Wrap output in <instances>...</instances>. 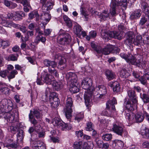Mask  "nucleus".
I'll return each mask as SVG.
<instances>
[{
    "instance_id": "21",
    "label": "nucleus",
    "mask_w": 149,
    "mask_h": 149,
    "mask_svg": "<svg viewBox=\"0 0 149 149\" xmlns=\"http://www.w3.org/2000/svg\"><path fill=\"white\" fill-rule=\"evenodd\" d=\"M53 3L49 1H47L46 3L44 4L42 6V10L43 13H46L49 10H51L53 8Z\"/></svg>"
},
{
    "instance_id": "9",
    "label": "nucleus",
    "mask_w": 149,
    "mask_h": 149,
    "mask_svg": "<svg viewBox=\"0 0 149 149\" xmlns=\"http://www.w3.org/2000/svg\"><path fill=\"white\" fill-rule=\"evenodd\" d=\"M120 51V49L117 47H115L112 45H107L106 47L104 48L100 54L102 53L107 55L109 54L111 52L117 54Z\"/></svg>"
},
{
    "instance_id": "22",
    "label": "nucleus",
    "mask_w": 149,
    "mask_h": 149,
    "mask_svg": "<svg viewBox=\"0 0 149 149\" xmlns=\"http://www.w3.org/2000/svg\"><path fill=\"white\" fill-rule=\"evenodd\" d=\"M141 8L143 12L149 17V6L145 2L143 1L141 3Z\"/></svg>"
},
{
    "instance_id": "30",
    "label": "nucleus",
    "mask_w": 149,
    "mask_h": 149,
    "mask_svg": "<svg viewBox=\"0 0 149 149\" xmlns=\"http://www.w3.org/2000/svg\"><path fill=\"white\" fill-rule=\"evenodd\" d=\"M137 103L134 104L132 102V104L130 101H128L126 102L125 107L128 110L130 111H133L136 107Z\"/></svg>"
},
{
    "instance_id": "29",
    "label": "nucleus",
    "mask_w": 149,
    "mask_h": 149,
    "mask_svg": "<svg viewBox=\"0 0 149 149\" xmlns=\"http://www.w3.org/2000/svg\"><path fill=\"white\" fill-rule=\"evenodd\" d=\"M110 35V31L107 32L102 31L101 32L102 38L105 41H107L111 38Z\"/></svg>"
},
{
    "instance_id": "20",
    "label": "nucleus",
    "mask_w": 149,
    "mask_h": 149,
    "mask_svg": "<svg viewBox=\"0 0 149 149\" xmlns=\"http://www.w3.org/2000/svg\"><path fill=\"white\" fill-rule=\"evenodd\" d=\"M128 95L130 99L132 100V102L134 104L137 103V97L135 94V91H129Z\"/></svg>"
},
{
    "instance_id": "17",
    "label": "nucleus",
    "mask_w": 149,
    "mask_h": 149,
    "mask_svg": "<svg viewBox=\"0 0 149 149\" xmlns=\"http://www.w3.org/2000/svg\"><path fill=\"white\" fill-rule=\"evenodd\" d=\"M142 13L140 9L136 10L132 13L130 18L132 20H133L135 19H139L141 16Z\"/></svg>"
},
{
    "instance_id": "44",
    "label": "nucleus",
    "mask_w": 149,
    "mask_h": 149,
    "mask_svg": "<svg viewBox=\"0 0 149 149\" xmlns=\"http://www.w3.org/2000/svg\"><path fill=\"white\" fill-rule=\"evenodd\" d=\"M62 121L58 118L55 117L52 120V123L54 125L58 127L60 126Z\"/></svg>"
},
{
    "instance_id": "45",
    "label": "nucleus",
    "mask_w": 149,
    "mask_h": 149,
    "mask_svg": "<svg viewBox=\"0 0 149 149\" xmlns=\"http://www.w3.org/2000/svg\"><path fill=\"white\" fill-rule=\"evenodd\" d=\"M3 26L7 27H10L13 26L14 27H16L17 26V24L14 23L11 21H6L3 24Z\"/></svg>"
},
{
    "instance_id": "60",
    "label": "nucleus",
    "mask_w": 149,
    "mask_h": 149,
    "mask_svg": "<svg viewBox=\"0 0 149 149\" xmlns=\"http://www.w3.org/2000/svg\"><path fill=\"white\" fill-rule=\"evenodd\" d=\"M38 93L37 92L35 91H33L31 93V100H33L36 99L37 97Z\"/></svg>"
},
{
    "instance_id": "11",
    "label": "nucleus",
    "mask_w": 149,
    "mask_h": 149,
    "mask_svg": "<svg viewBox=\"0 0 149 149\" xmlns=\"http://www.w3.org/2000/svg\"><path fill=\"white\" fill-rule=\"evenodd\" d=\"M96 89L99 94V95H97L96 97H99L100 98H102L107 93V90L106 87L104 85H98L96 87Z\"/></svg>"
},
{
    "instance_id": "42",
    "label": "nucleus",
    "mask_w": 149,
    "mask_h": 149,
    "mask_svg": "<svg viewBox=\"0 0 149 149\" xmlns=\"http://www.w3.org/2000/svg\"><path fill=\"white\" fill-rule=\"evenodd\" d=\"M102 139L105 141H109L112 139V135L109 133L103 134L102 136Z\"/></svg>"
},
{
    "instance_id": "39",
    "label": "nucleus",
    "mask_w": 149,
    "mask_h": 149,
    "mask_svg": "<svg viewBox=\"0 0 149 149\" xmlns=\"http://www.w3.org/2000/svg\"><path fill=\"white\" fill-rule=\"evenodd\" d=\"M147 78L148 79L149 78V72L146 73L145 74V76L141 77L139 79L140 81H141V84H145L146 83V78Z\"/></svg>"
},
{
    "instance_id": "3",
    "label": "nucleus",
    "mask_w": 149,
    "mask_h": 149,
    "mask_svg": "<svg viewBox=\"0 0 149 149\" xmlns=\"http://www.w3.org/2000/svg\"><path fill=\"white\" fill-rule=\"evenodd\" d=\"M126 39L124 41V43L129 46H133V45L141 46L143 42L142 37L140 35H137L135 37L134 33L129 31L126 34Z\"/></svg>"
},
{
    "instance_id": "64",
    "label": "nucleus",
    "mask_w": 149,
    "mask_h": 149,
    "mask_svg": "<svg viewBox=\"0 0 149 149\" xmlns=\"http://www.w3.org/2000/svg\"><path fill=\"white\" fill-rule=\"evenodd\" d=\"M91 47L95 50L97 54H100L102 51L98 49L97 48L96 45L94 43H91Z\"/></svg>"
},
{
    "instance_id": "34",
    "label": "nucleus",
    "mask_w": 149,
    "mask_h": 149,
    "mask_svg": "<svg viewBox=\"0 0 149 149\" xmlns=\"http://www.w3.org/2000/svg\"><path fill=\"white\" fill-rule=\"evenodd\" d=\"M46 39L45 37H43L41 36V35L39 34L37 35L35 39V42H36L38 43L40 42H41L43 44H45Z\"/></svg>"
},
{
    "instance_id": "54",
    "label": "nucleus",
    "mask_w": 149,
    "mask_h": 149,
    "mask_svg": "<svg viewBox=\"0 0 149 149\" xmlns=\"http://www.w3.org/2000/svg\"><path fill=\"white\" fill-rule=\"evenodd\" d=\"M18 3H20L22 4L24 6L30 5V3L27 0H15Z\"/></svg>"
},
{
    "instance_id": "23",
    "label": "nucleus",
    "mask_w": 149,
    "mask_h": 149,
    "mask_svg": "<svg viewBox=\"0 0 149 149\" xmlns=\"http://www.w3.org/2000/svg\"><path fill=\"white\" fill-rule=\"evenodd\" d=\"M1 103L3 106V107L5 108L9 109L11 108L13 106V104L12 101L10 100H8L7 99H3L1 101Z\"/></svg>"
},
{
    "instance_id": "5",
    "label": "nucleus",
    "mask_w": 149,
    "mask_h": 149,
    "mask_svg": "<svg viewBox=\"0 0 149 149\" xmlns=\"http://www.w3.org/2000/svg\"><path fill=\"white\" fill-rule=\"evenodd\" d=\"M42 114L38 109H34L33 111H30L29 114V121L36 128V125L42 118Z\"/></svg>"
},
{
    "instance_id": "24",
    "label": "nucleus",
    "mask_w": 149,
    "mask_h": 149,
    "mask_svg": "<svg viewBox=\"0 0 149 149\" xmlns=\"http://www.w3.org/2000/svg\"><path fill=\"white\" fill-rule=\"evenodd\" d=\"M42 76L44 83L46 84H50L51 83L53 80L52 79V76L48 74L46 72H45V73Z\"/></svg>"
},
{
    "instance_id": "46",
    "label": "nucleus",
    "mask_w": 149,
    "mask_h": 149,
    "mask_svg": "<svg viewBox=\"0 0 149 149\" xmlns=\"http://www.w3.org/2000/svg\"><path fill=\"white\" fill-rule=\"evenodd\" d=\"M117 104V101L116 99L113 97L112 99L110 101H109L106 104V108L109 109L110 107L111 104L114 105Z\"/></svg>"
},
{
    "instance_id": "49",
    "label": "nucleus",
    "mask_w": 149,
    "mask_h": 149,
    "mask_svg": "<svg viewBox=\"0 0 149 149\" xmlns=\"http://www.w3.org/2000/svg\"><path fill=\"white\" fill-rule=\"evenodd\" d=\"M74 31L75 34L79 35L81 31L82 28L79 25L75 26L74 27Z\"/></svg>"
},
{
    "instance_id": "32",
    "label": "nucleus",
    "mask_w": 149,
    "mask_h": 149,
    "mask_svg": "<svg viewBox=\"0 0 149 149\" xmlns=\"http://www.w3.org/2000/svg\"><path fill=\"white\" fill-rule=\"evenodd\" d=\"M10 44V42L8 40L0 39V47H2L4 49L9 46Z\"/></svg>"
},
{
    "instance_id": "51",
    "label": "nucleus",
    "mask_w": 149,
    "mask_h": 149,
    "mask_svg": "<svg viewBox=\"0 0 149 149\" xmlns=\"http://www.w3.org/2000/svg\"><path fill=\"white\" fill-rule=\"evenodd\" d=\"M84 117V115L82 113H78L75 115L74 119L78 122H79L80 120L83 119Z\"/></svg>"
},
{
    "instance_id": "55",
    "label": "nucleus",
    "mask_w": 149,
    "mask_h": 149,
    "mask_svg": "<svg viewBox=\"0 0 149 149\" xmlns=\"http://www.w3.org/2000/svg\"><path fill=\"white\" fill-rule=\"evenodd\" d=\"M18 73L17 71L15 70H14L12 71L11 72L9 75L8 76V78L9 79H11L14 78L15 77L16 74Z\"/></svg>"
},
{
    "instance_id": "52",
    "label": "nucleus",
    "mask_w": 149,
    "mask_h": 149,
    "mask_svg": "<svg viewBox=\"0 0 149 149\" xmlns=\"http://www.w3.org/2000/svg\"><path fill=\"white\" fill-rule=\"evenodd\" d=\"M141 132L142 135H145L146 137H148V136H149V131L148 129L146 127H145L144 128H143L141 129Z\"/></svg>"
},
{
    "instance_id": "14",
    "label": "nucleus",
    "mask_w": 149,
    "mask_h": 149,
    "mask_svg": "<svg viewBox=\"0 0 149 149\" xmlns=\"http://www.w3.org/2000/svg\"><path fill=\"white\" fill-rule=\"evenodd\" d=\"M31 146L34 149H46L43 142L40 141H32L31 143Z\"/></svg>"
},
{
    "instance_id": "26",
    "label": "nucleus",
    "mask_w": 149,
    "mask_h": 149,
    "mask_svg": "<svg viewBox=\"0 0 149 149\" xmlns=\"http://www.w3.org/2000/svg\"><path fill=\"white\" fill-rule=\"evenodd\" d=\"M44 65L45 66L49 67V68H50V67L51 66L53 68H54L56 66V63L54 61H51L46 59L44 60Z\"/></svg>"
},
{
    "instance_id": "63",
    "label": "nucleus",
    "mask_w": 149,
    "mask_h": 149,
    "mask_svg": "<svg viewBox=\"0 0 149 149\" xmlns=\"http://www.w3.org/2000/svg\"><path fill=\"white\" fill-rule=\"evenodd\" d=\"M97 146L100 148L102 147V145L103 143L102 141L96 139L95 140Z\"/></svg>"
},
{
    "instance_id": "37",
    "label": "nucleus",
    "mask_w": 149,
    "mask_h": 149,
    "mask_svg": "<svg viewBox=\"0 0 149 149\" xmlns=\"http://www.w3.org/2000/svg\"><path fill=\"white\" fill-rule=\"evenodd\" d=\"M113 144H115L118 149H121L124 146L123 143L120 140H116L113 141Z\"/></svg>"
},
{
    "instance_id": "31",
    "label": "nucleus",
    "mask_w": 149,
    "mask_h": 149,
    "mask_svg": "<svg viewBox=\"0 0 149 149\" xmlns=\"http://www.w3.org/2000/svg\"><path fill=\"white\" fill-rule=\"evenodd\" d=\"M136 122L140 123L142 122L144 119V114L141 113H138L134 116Z\"/></svg>"
},
{
    "instance_id": "12",
    "label": "nucleus",
    "mask_w": 149,
    "mask_h": 149,
    "mask_svg": "<svg viewBox=\"0 0 149 149\" xmlns=\"http://www.w3.org/2000/svg\"><path fill=\"white\" fill-rule=\"evenodd\" d=\"M49 102L50 104L51 107L52 109H55L58 106L59 100L58 98L55 94L54 96H50Z\"/></svg>"
},
{
    "instance_id": "13",
    "label": "nucleus",
    "mask_w": 149,
    "mask_h": 149,
    "mask_svg": "<svg viewBox=\"0 0 149 149\" xmlns=\"http://www.w3.org/2000/svg\"><path fill=\"white\" fill-rule=\"evenodd\" d=\"M113 131L118 135L122 136L123 131V128L118 122H116L113 124L112 128Z\"/></svg>"
},
{
    "instance_id": "2",
    "label": "nucleus",
    "mask_w": 149,
    "mask_h": 149,
    "mask_svg": "<svg viewBox=\"0 0 149 149\" xmlns=\"http://www.w3.org/2000/svg\"><path fill=\"white\" fill-rule=\"evenodd\" d=\"M0 116L4 118L7 122L12 123L13 125L8 128L10 132H15L19 128V118L18 116L15 115L13 113L9 112H5L0 113Z\"/></svg>"
},
{
    "instance_id": "16",
    "label": "nucleus",
    "mask_w": 149,
    "mask_h": 149,
    "mask_svg": "<svg viewBox=\"0 0 149 149\" xmlns=\"http://www.w3.org/2000/svg\"><path fill=\"white\" fill-rule=\"evenodd\" d=\"M44 25L43 29H44V32L42 31L41 28H38L36 29V32L38 33V34L42 35H44L46 36H49L51 34L52 31V29H45V26Z\"/></svg>"
},
{
    "instance_id": "28",
    "label": "nucleus",
    "mask_w": 149,
    "mask_h": 149,
    "mask_svg": "<svg viewBox=\"0 0 149 149\" xmlns=\"http://www.w3.org/2000/svg\"><path fill=\"white\" fill-rule=\"evenodd\" d=\"M100 17L104 20L108 19L111 18V16L109 13H107L106 11H104L101 13L100 15Z\"/></svg>"
},
{
    "instance_id": "40",
    "label": "nucleus",
    "mask_w": 149,
    "mask_h": 149,
    "mask_svg": "<svg viewBox=\"0 0 149 149\" xmlns=\"http://www.w3.org/2000/svg\"><path fill=\"white\" fill-rule=\"evenodd\" d=\"M122 4V3L119 1H117L116 0H111L110 6L111 8H116V6L121 5Z\"/></svg>"
},
{
    "instance_id": "10",
    "label": "nucleus",
    "mask_w": 149,
    "mask_h": 149,
    "mask_svg": "<svg viewBox=\"0 0 149 149\" xmlns=\"http://www.w3.org/2000/svg\"><path fill=\"white\" fill-rule=\"evenodd\" d=\"M54 58L59 60L58 66L61 69L63 70L66 67V59L64 57L61 56L60 54H58L55 55Z\"/></svg>"
},
{
    "instance_id": "43",
    "label": "nucleus",
    "mask_w": 149,
    "mask_h": 149,
    "mask_svg": "<svg viewBox=\"0 0 149 149\" xmlns=\"http://www.w3.org/2000/svg\"><path fill=\"white\" fill-rule=\"evenodd\" d=\"M93 146V144L92 143L85 142L82 144V147L83 149H92Z\"/></svg>"
},
{
    "instance_id": "57",
    "label": "nucleus",
    "mask_w": 149,
    "mask_h": 149,
    "mask_svg": "<svg viewBox=\"0 0 149 149\" xmlns=\"http://www.w3.org/2000/svg\"><path fill=\"white\" fill-rule=\"evenodd\" d=\"M133 114L131 112L127 113H125V117L129 120H132L133 119L134 117Z\"/></svg>"
},
{
    "instance_id": "38",
    "label": "nucleus",
    "mask_w": 149,
    "mask_h": 149,
    "mask_svg": "<svg viewBox=\"0 0 149 149\" xmlns=\"http://www.w3.org/2000/svg\"><path fill=\"white\" fill-rule=\"evenodd\" d=\"M18 55L17 54H10L8 57H5L6 59L8 61H16L17 60Z\"/></svg>"
},
{
    "instance_id": "15",
    "label": "nucleus",
    "mask_w": 149,
    "mask_h": 149,
    "mask_svg": "<svg viewBox=\"0 0 149 149\" xmlns=\"http://www.w3.org/2000/svg\"><path fill=\"white\" fill-rule=\"evenodd\" d=\"M51 18V15L49 13H44L40 16V20L43 23V25H46L50 21Z\"/></svg>"
},
{
    "instance_id": "50",
    "label": "nucleus",
    "mask_w": 149,
    "mask_h": 149,
    "mask_svg": "<svg viewBox=\"0 0 149 149\" xmlns=\"http://www.w3.org/2000/svg\"><path fill=\"white\" fill-rule=\"evenodd\" d=\"M86 130L88 131H91L93 130V124L91 122H89L86 123Z\"/></svg>"
},
{
    "instance_id": "41",
    "label": "nucleus",
    "mask_w": 149,
    "mask_h": 149,
    "mask_svg": "<svg viewBox=\"0 0 149 149\" xmlns=\"http://www.w3.org/2000/svg\"><path fill=\"white\" fill-rule=\"evenodd\" d=\"M63 19L66 25L69 27L72 26V23L70 19L66 15H64L63 16Z\"/></svg>"
},
{
    "instance_id": "35",
    "label": "nucleus",
    "mask_w": 149,
    "mask_h": 149,
    "mask_svg": "<svg viewBox=\"0 0 149 149\" xmlns=\"http://www.w3.org/2000/svg\"><path fill=\"white\" fill-rule=\"evenodd\" d=\"M11 141L10 140H8V142L4 143V147H7L8 149H10V148H15L17 146V144L15 143H9Z\"/></svg>"
},
{
    "instance_id": "48",
    "label": "nucleus",
    "mask_w": 149,
    "mask_h": 149,
    "mask_svg": "<svg viewBox=\"0 0 149 149\" xmlns=\"http://www.w3.org/2000/svg\"><path fill=\"white\" fill-rule=\"evenodd\" d=\"M97 33L95 31H91L89 32L88 36H86V38L87 40H89L91 38L95 37Z\"/></svg>"
},
{
    "instance_id": "56",
    "label": "nucleus",
    "mask_w": 149,
    "mask_h": 149,
    "mask_svg": "<svg viewBox=\"0 0 149 149\" xmlns=\"http://www.w3.org/2000/svg\"><path fill=\"white\" fill-rule=\"evenodd\" d=\"M49 72L52 74L54 75L56 77H58V74L57 73L56 71L53 68V69H51L50 68H48Z\"/></svg>"
},
{
    "instance_id": "18",
    "label": "nucleus",
    "mask_w": 149,
    "mask_h": 149,
    "mask_svg": "<svg viewBox=\"0 0 149 149\" xmlns=\"http://www.w3.org/2000/svg\"><path fill=\"white\" fill-rule=\"evenodd\" d=\"M110 34L111 38L117 39L119 40H121L122 38V34L120 31H110Z\"/></svg>"
},
{
    "instance_id": "27",
    "label": "nucleus",
    "mask_w": 149,
    "mask_h": 149,
    "mask_svg": "<svg viewBox=\"0 0 149 149\" xmlns=\"http://www.w3.org/2000/svg\"><path fill=\"white\" fill-rule=\"evenodd\" d=\"M29 16L31 19L35 18L36 21H38L40 20L39 15L37 11H33L30 13L29 14Z\"/></svg>"
},
{
    "instance_id": "19",
    "label": "nucleus",
    "mask_w": 149,
    "mask_h": 149,
    "mask_svg": "<svg viewBox=\"0 0 149 149\" xmlns=\"http://www.w3.org/2000/svg\"><path fill=\"white\" fill-rule=\"evenodd\" d=\"M109 86L113 88V90L114 92L117 93L120 91V88L119 83L116 81L114 82H110L109 84Z\"/></svg>"
},
{
    "instance_id": "59",
    "label": "nucleus",
    "mask_w": 149,
    "mask_h": 149,
    "mask_svg": "<svg viewBox=\"0 0 149 149\" xmlns=\"http://www.w3.org/2000/svg\"><path fill=\"white\" fill-rule=\"evenodd\" d=\"M82 143L81 142H75L74 143L73 147L75 149H80L82 147Z\"/></svg>"
},
{
    "instance_id": "53",
    "label": "nucleus",
    "mask_w": 149,
    "mask_h": 149,
    "mask_svg": "<svg viewBox=\"0 0 149 149\" xmlns=\"http://www.w3.org/2000/svg\"><path fill=\"white\" fill-rule=\"evenodd\" d=\"M40 112L42 114L47 112L48 111V108L45 106L42 105L38 109Z\"/></svg>"
},
{
    "instance_id": "6",
    "label": "nucleus",
    "mask_w": 149,
    "mask_h": 149,
    "mask_svg": "<svg viewBox=\"0 0 149 149\" xmlns=\"http://www.w3.org/2000/svg\"><path fill=\"white\" fill-rule=\"evenodd\" d=\"M66 78L71 83L70 91L72 93H75L79 91V89L76 86L77 77L76 74L73 73L69 72L66 75Z\"/></svg>"
},
{
    "instance_id": "61",
    "label": "nucleus",
    "mask_w": 149,
    "mask_h": 149,
    "mask_svg": "<svg viewBox=\"0 0 149 149\" xmlns=\"http://www.w3.org/2000/svg\"><path fill=\"white\" fill-rule=\"evenodd\" d=\"M37 84L39 85H42L44 83L43 79L42 76L40 78H38L36 81Z\"/></svg>"
},
{
    "instance_id": "4",
    "label": "nucleus",
    "mask_w": 149,
    "mask_h": 149,
    "mask_svg": "<svg viewBox=\"0 0 149 149\" xmlns=\"http://www.w3.org/2000/svg\"><path fill=\"white\" fill-rule=\"evenodd\" d=\"M120 57L125 59L126 62L132 65H136V66L143 68L144 67V65H142V63L141 59H138L136 60L134 56L130 53H128L127 55L124 53H121L120 54Z\"/></svg>"
},
{
    "instance_id": "36",
    "label": "nucleus",
    "mask_w": 149,
    "mask_h": 149,
    "mask_svg": "<svg viewBox=\"0 0 149 149\" xmlns=\"http://www.w3.org/2000/svg\"><path fill=\"white\" fill-rule=\"evenodd\" d=\"M130 75V74L125 69H122L120 72V76L122 78H127Z\"/></svg>"
},
{
    "instance_id": "8",
    "label": "nucleus",
    "mask_w": 149,
    "mask_h": 149,
    "mask_svg": "<svg viewBox=\"0 0 149 149\" xmlns=\"http://www.w3.org/2000/svg\"><path fill=\"white\" fill-rule=\"evenodd\" d=\"M71 41V38L70 36L67 33L60 35L58 37V43L63 45H67Z\"/></svg>"
},
{
    "instance_id": "1",
    "label": "nucleus",
    "mask_w": 149,
    "mask_h": 149,
    "mask_svg": "<svg viewBox=\"0 0 149 149\" xmlns=\"http://www.w3.org/2000/svg\"><path fill=\"white\" fill-rule=\"evenodd\" d=\"M92 81L89 78L84 79L82 80L81 83L82 88L87 90L85 91L84 97L86 105L88 108L90 106V97L94 91V87L92 86Z\"/></svg>"
},
{
    "instance_id": "33",
    "label": "nucleus",
    "mask_w": 149,
    "mask_h": 149,
    "mask_svg": "<svg viewBox=\"0 0 149 149\" xmlns=\"http://www.w3.org/2000/svg\"><path fill=\"white\" fill-rule=\"evenodd\" d=\"M105 74L107 79L109 80L115 78V75L114 73L109 70H107L106 71Z\"/></svg>"
},
{
    "instance_id": "25",
    "label": "nucleus",
    "mask_w": 149,
    "mask_h": 149,
    "mask_svg": "<svg viewBox=\"0 0 149 149\" xmlns=\"http://www.w3.org/2000/svg\"><path fill=\"white\" fill-rule=\"evenodd\" d=\"M149 24V17L148 15L145 16L142 15L140 18L139 22V25L140 26L144 25L145 24Z\"/></svg>"
},
{
    "instance_id": "62",
    "label": "nucleus",
    "mask_w": 149,
    "mask_h": 149,
    "mask_svg": "<svg viewBox=\"0 0 149 149\" xmlns=\"http://www.w3.org/2000/svg\"><path fill=\"white\" fill-rule=\"evenodd\" d=\"M7 16L5 17L6 19H12L15 16V12L11 13H8L7 15Z\"/></svg>"
},
{
    "instance_id": "58",
    "label": "nucleus",
    "mask_w": 149,
    "mask_h": 149,
    "mask_svg": "<svg viewBox=\"0 0 149 149\" xmlns=\"http://www.w3.org/2000/svg\"><path fill=\"white\" fill-rule=\"evenodd\" d=\"M111 16V18L112 17H114L117 15V13L116 11V8H111L110 10V13H109Z\"/></svg>"
},
{
    "instance_id": "47",
    "label": "nucleus",
    "mask_w": 149,
    "mask_h": 149,
    "mask_svg": "<svg viewBox=\"0 0 149 149\" xmlns=\"http://www.w3.org/2000/svg\"><path fill=\"white\" fill-rule=\"evenodd\" d=\"M140 97L143 100L144 103H147L149 102V97L146 94H140Z\"/></svg>"
},
{
    "instance_id": "7",
    "label": "nucleus",
    "mask_w": 149,
    "mask_h": 149,
    "mask_svg": "<svg viewBox=\"0 0 149 149\" xmlns=\"http://www.w3.org/2000/svg\"><path fill=\"white\" fill-rule=\"evenodd\" d=\"M73 104L72 98L68 96L66 101L65 108L64 109L66 117L68 119H70L71 117V113L72 111V107Z\"/></svg>"
}]
</instances>
